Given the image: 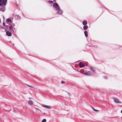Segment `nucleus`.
Here are the masks:
<instances>
[{"label":"nucleus","mask_w":122,"mask_h":122,"mask_svg":"<svg viewBox=\"0 0 122 122\" xmlns=\"http://www.w3.org/2000/svg\"><path fill=\"white\" fill-rule=\"evenodd\" d=\"M7 27H8L10 30H12L14 31V30L13 29V26L11 25H10L8 26H7Z\"/></svg>","instance_id":"6"},{"label":"nucleus","mask_w":122,"mask_h":122,"mask_svg":"<svg viewBox=\"0 0 122 122\" xmlns=\"http://www.w3.org/2000/svg\"><path fill=\"white\" fill-rule=\"evenodd\" d=\"M34 107L35 108V109H37L38 110H39L41 112V111L39 109H38V108H35V107Z\"/></svg>","instance_id":"23"},{"label":"nucleus","mask_w":122,"mask_h":122,"mask_svg":"<svg viewBox=\"0 0 122 122\" xmlns=\"http://www.w3.org/2000/svg\"><path fill=\"white\" fill-rule=\"evenodd\" d=\"M121 113H122V110L121 111Z\"/></svg>","instance_id":"27"},{"label":"nucleus","mask_w":122,"mask_h":122,"mask_svg":"<svg viewBox=\"0 0 122 122\" xmlns=\"http://www.w3.org/2000/svg\"><path fill=\"white\" fill-rule=\"evenodd\" d=\"M6 21V22H12V20L11 19L8 18L7 19Z\"/></svg>","instance_id":"16"},{"label":"nucleus","mask_w":122,"mask_h":122,"mask_svg":"<svg viewBox=\"0 0 122 122\" xmlns=\"http://www.w3.org/2000/svg\"><path fill=\"white\" fill-rule=\"evenodd\" d=\"M84 33L85 36L86 37H87L88 36V32L87 31H85L84 32Z\"/></svg>","instance_id":"14"},{"label":"nucleus","mask_w":122,"mask_h":122,"mask_svg":"<svg viewBox=\"0 0 122 122\" xmlns=\"http://www.w3.org/2000/svg\"><path fill=\"white\" fill-rule=\"evenodd\" d=\"M6 34L8 36H10L12 35L11 33L8 31H7L6 32Z\"/></svg>","instance_id":"7"},{"label":"nucleus","mask_w":122,"mask_h":122,"mask_svg":"<svg viewBox=\"0 0 122 122\" xmlns=\"http://www.w3.org/2000/svg\"><path fill=\"white\" fill-rule=\"evenodd\" d=\"M82 74L87 76H90L92 75L91 72L89 71H85L84 72V73H82Z\"/></svg>","instance_id":"3"},{"label":"nucleus","mask_w":122,"mask_h":122,"mask_svg":"<svg viewBox=\"0 0 122 122\" xmlns=\"http://www.w3.org/2000/svg\"><path fill=\"white\" fill-rule=\"evenodd\" d=\"M13 25L14 26H15V25H14V24L13 23Z\"/></svg>","instance_id":"32"},{"label":"nucleus","mask_w":122,"mask_h":122,"mask_svg":"<svg viewBox=\"0 0 122 122\" xmlns=\"http://www.w3.org/2000/svg\"><path fill=\"white\" fill-rule=\"evenodd\" d=\"M82 63L81 62H80L79 64V65L80 66V68H82L84 66V65L83 64H82Z\"/></svg>","instance_id":"8"},{"label":"nucleus","mask_w":122,"mask_h":122,"mask_svg":"<svg viewBox=\"0 0 122 122\" xmlns=\"http://www.w3.org/2000/svg\"><path fill=\"white\" fill-rule=\"evenodd\" d=\"M54 1H56V0H53Z\"/></svg>","instance_id":"30"},{"label":"nucleus","mask_w":122,"mask_h":122,"mask_svg":"<svg viewBox=\"0 0 122 122\" xmlns=\"http://www.w3.org/2000/svg\"><path fill=\"white\" fill-rule=\"evenodd\" d=\"M87 24V22L86 20H84L82 22V24L84 25H86Z\"/></svg>","instance_id":"13"},{"label":"nucleus","mask_w":122,"mask_h":122,"mask_svg":"<svg viewBox=\"0 0 122 122\" xmlns=\"http://www.w3.org/2000/svg\"><path fill=\"white\" fill-rule=\"evenodd\" d=\"M3 25H4V26H5V24L4 22H3Z\"/></svg>","instance_id":"24"},{"label":"nucleus","mask_w":122,"mask_h":122,"mask_svg":"<svg viewBox=\"0 0 122 122\" xmlns=\"http://www.w3.org/2000/svg\"><path fill=\"white\" fill-rule=\"evenodd\" d=\"M26 85L27 86H28L29 87H31V88H34L33 87V86H30L29 85Z\"/></svg>","instance_id":"19"},{"label":"nucleus","mask_w":122,"mask_h":122,"mask_svg":"<svg viewBox=\"0 0 122 122\" xmlns=\"http://www.w3.org/2000/svg\"><path fill=\"white\" fill-rule=\"evenodd\" d=\"M7 0H0V11L4 12L5 10L4 6L2 5H5L6 4Z\"/></svg>","instance_id":"1"},{"label":"nucleus","mask_w":122,"mask_h":122,"mask_svg":"<svg viewBox=\"0 0 122 122\" xmlns=\"http://www.w3.org/2000/svg\"><path fill=\"white\" fill-rule=\"evenodd\" d=\"M15 18L16 19L18 20L20 18V17L19 15H15Z\"/></svg>","instance_id":"10"},{"label":"nucleus","mask_w":122,"mask_h":122,"mask_svg":"<svg viewBox=\"0 0 122 122\" xmlns=\"http://www.w3.org/2000/svg\"><path fill=\"white\" fill-rule=\"evenodd\" d=\"M29 99H31V98H30V97H29Z\"/></svg>","instance_id":"26"},{"label":"nucleus","mask_w":122,"mask_h":122,"mask_svg":"<svg viewBox=\"0 0 122 122\" xmlns=\"http://www.w3.org/2000/svg\"><path fill=\"white\" fill-rule=\"evenodd\" d=\"M68 95H69V96H70L71 94H70L69 93H68Z\"/></svg>","instance_id":"25"},{"label":"nucleus","mask_w":122,"mask_h":122,"mask_svg":"<svg viewBox=\"0 0 122 122\" xmlns=\"http://www.w3.org/2000/svg\"><path fill=\"white\" fill-rule=\"evenodd\" d=\"M28 102V104L31 106L33 104V102L31 100L29 101Z\"/></svg>","instance_id":"9"},{"label":"nucleus","mask_w":122,"mask_h":122,"mask_svg":"<svg viewBox=\"0 0 122 122\" xmlns=\"http://www.w3.org/2000/svg\"><path fill=\"white\" fill-rule=\"evenodd\" d=\"M41 105L44 107L48 109H50L51 108V107L50 106L46 105L43 104H41Z\"/></svg>","instance_id":"4"},{"label":"nucleus","mask_w":122,"mask_h":122,"mask_svg":"<svg viewBox=\"0 0 122 122\" xmlns=\"http://www.w3.org/2000/svg\"><path fill=\"white\" fill-rule=\"evenodd\" d=\"M90 70L92 72H93L94 73L95 72L94 70V68L93 67H90Z\"/></svg>","instance_id":"15"},{"label":"nucleus","mask_w":122,"mask_h":122,"mask_svg":"<svg viewBox=\"0 0 122 122\" xmlns=\"http://www.w3.org/2000/svg\"><path fill=\"white\" fill-rule=\"evenodd\" d=\"M81 73H84V72H81Z\"/></svg>","instance_id":"28"},{"label":"nucleus","mask_w":122,"mask_h":122,"mask_svg":"<svg viewBox=\"0 0 122 122\" xmlns=\"http://www.w3.org/2000/svg\"><path fill=\"white\" fill-rule=\"evenodd\" d=\"M46 119H43L42 121L41 122H46Z\"/></svg>","instance_id":"18"},{"label":"nucleus","mask_w":122,"mask_h":122,"mask_svg":"<svg viewBox=\"0 0 122 122\" xmlns=\"http://www.w3.org/2000/svg\"><path fill=\"white\" fill-rule=\"evenodd\" d=\"M58 10V11L57 12V13L60 14H61L63 12L61 10Z\"/></svg>","instance_id":"12"},{"label":"nucleus","mask_w":122,"mask_h":122,"mask_svg":"<svg viewBox=\"0 0 122 122\" xmlns=\"http://www.w3.org/2000/svg\"><path fill=\"white\" fill-rule=\"evenodd\" d=\"M49 1V3L50 4H51L53 3V2L52 1Z\"/></svg>","instance_id":"20"},{"label":"nucleus","mask_w":122,"mask_h":122,"mask_svg":"<svg viewBox=\"0 0 122 122\" xmlns=\"http://www.w3.org/2000/svg\"><path fill=\"white\" fill-rule=\"evenodd\" d=\"M104 77L106 79V76H105Z\"/></svg>","instance_id":"31"},{"label":"nucleus","mask_w":122,"mask_h":122,"mask_svg":"<svg viewBox=\"0 0 122 122\" xmlns=\"http://www.w3.org/2000/svg\"><path fill=\"white\" fill-rule=\"evenodd\" d=\"M92 108V109L94 111H98V110H97L96 109H95L94 108L92 107V106H91Z\"/></svg>","instance_id":"17"},{"label":"nucleus","mask_w":122,"mask_h":122,"mask_svg":"<svg viewBox=\"0 0 122 122\" xmlns=\"http://www.w3.org/2000/svg\"><path fill=\"white\" fill-rule=\"evenodd\" d=\"M53 7L57 10H59L60 9V8L58 4L56 3L54 4L53 5Z\"/></svg>","instance_id":"2"},{"label":"nucleus","mask_w":122,"mask_h":122,"mask_svg":"<svg viewBox=\"0 0 122 122\" xmlns=\"http://www.w3.org/2000/svg\"><path fill=\"white\" fill-rule=\"evenodd\" d=\"M61 83L62 84H64L65 83V82H64L63 81H61Z\"/></svg>","instance_id":"22"},{"label":"nucleus","mask_w":122,"mask_h":122,"mask_svg":"<svg viewBox=\"0 0 122 122\" xmlns=\"http://www.w3.org/2000/svg\"><path fill=\"white\" fill-rule=\"evenodd\" d=\"M88 28V27L87 25H85L83 27V29L84 30H86Z\"/></svg>","instance_id":"11"},{"label":"nucleus","mask_w":122,"mask_h":122,"mask_svg":"<svg viewBox=\"0 0 122 122\" xmlns=\"http://www.w3.org/2000/svg\"><path fill=\"white\" fill-rule=\"evenodd\" d=\"M13 29L14 30V31H13L14 32V31H16V29H15V28H13Z\"/></svg>","instance_id":"21"},{"label":"nucleus","mask_w":122,"mask_h":122,"mask_svg":"<svg viewBox=\"0 0 122 122\" xmlns=\"http://www.w3.org/2000/svg\"><path fill=\"white\" fill-rule=\"evenodd\" d=\"M114 101L115 102L117 103H121V102L117 98H115L114 99Z\"/></svg>","instance_id":"5"},{"label":"nucleus","mask_w":122,"mask_h":122,"mask_svg":"<svg viewBox=\"0 0 122 122\" xmlns=\"http://www.w3.org/2000/svg\"><path fill=\"white\" fill-rule=\"evenodd\" d=\"M45 114V113H43V114H44V115Z\"/></svg>","instance_id":"29"}]
</instances>
